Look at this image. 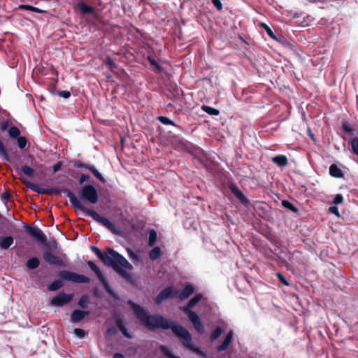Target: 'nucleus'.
Wrapping results in <instances>:
<instances>
[{"instance_id": "1", "label": "nucleus", "mask_w": 358, "mask_h": 358, "mask_svg": "<svg viewBox=\"0 0 358 358\" xmlns=\"http://www.w3.org/2000/svg\"><path fill=\"white\" fill-rule=\"evenodd\" d=\"M127 304L133 314L142 322L145 328L148 329H171L189 350L201 358L208 357L207 352L203 351L201 346L196 345L192 342V334L180 324L162 315L151 314L148 309L131 299H129Z\"/></svg>"}, {"instance_id": "2", "label": "nucleus", "mask_w": 358, "mask_h": 358, "mask_svg": "<svg viewBox=\"0 0 358 358\" xmlns=\"http://www.w3.org/2000/svg\"><path fill=\"white\" fill-rule=\"evenodd\" d=\"M61 192H64L69 199L70 203L76 211L83 212L87 216L92 217L94 220L105 227L113 234L118 236L121 235V231L115 226L113 222L108 217L101 215L94 209L86 208L78 201L77 196L69 189L52 186L48 187V194L59 195Z\"/></svg>"}, {"instance_id": "3", "label": "nucleus", "mask_w": 358, "mask_h": 358, "mask_svg": "<svg viewBox=\"0 0 358 358\" xmlns=\"http://www.w3.org/2000/svg\"><path fill=\"white\" fill-rule=\"evenodd\" d=\"M57 278L48 285L49 292H56L64 286V282H69L76 284H88L91 279L83 274L69 270H59L57 273Z\"/></svg>"}, {"instance_id": "4", "label": "nucleus", "mask_w": 358, "mask_h": 358, "mask_svg": "<svg viewBox=\"0 0 358 358\" xmlns=\"http://www.w3.org/2000/svg\"><path fill=\"white\" fill-rule=\"evenodd\" d=\"M77 198L82 204H96L99 201L98 190L92 183L85 184L78 189Z\"/></svg>"}, {"instance_id": "5", "label": "nucleus", "mask_w": 358, "mask_h": 358, "mask_svg": "<svg viewBox=\"0 0 358 358\" xmlns=\"http://www.w3.org/2000/svg\"><path fill=\"white\" fill-rule=\"evenodd\" d=\"M87 265L90 270L96 275L97 279L103 286L106 292L113 299L119 300L120 296L112 288L105 273L99 268V266L91 260L87 262Z\"/></svg>"}, {"instance_id": "6", "label": "nucleus", "mask_w": 358, "mask_h": 358, "mask_svg": "<svg viewBox=\"0 0 358 358\" xmlns=\"http://www.w3.org/2000/svg\"><path fill=\"white\" fill-rule=\"evenodd\" d=\"M123 255L113 249H108V252L104 254L102 262L108 267L112 268L116 273L121 269L120 268V262Z\"/></svg>"}, {"instance_id": "7", "label": "nucleus", "mask_w": 358, "mask_h": 358, "mask_svg": "<svg viewBox=\"0 0 358 358\" xmlns=\"http://www.w3.org/2000/svg\"><path fill=\"white\" fill-rule=\"evenodd\" d=\"M74 11L80 15H94L96 14V8L94 2L87 0H80L73 6Z\"/></svg>"}, {"instance_id": "8", "label": "nucleus", "mask_w": 358, "mask_h": 358, "mask_svg": "<svg viewBox=\"0 0 358 358\" xmlns=\"http://www.w3.org/2000/svg\"><path fill=\"white\" fill-rule=\"evenodd\" d=\"M25 231L30 235L37 243L45 245L47 243V237L43 231L36 225L23 224Z\"/></svg>"}, {"instance_id": "9", "label": "nucleus", "mask_w": 358, "mask_h": 358, "mask_svg": "<svg viewBox=\"0 0 358 358\" xmlns=\"http://www.w3.org/2000/svg\"><path fill=\"white\" fill-rule=\"evenodd\" d=\"M73 294L65 293L62 291L52 296L49 301V305L53 307H62L69 303L73 299Z\"/></svg>"}, {"instance_id": "10", "label": "nucleus", "mask_w": 358, "mask_h": 358, "mask_svg": "<svg viewBox=\"0 0 358 358\" xmlns=\"http://www.w3.org/2000/svg\"><path fill=\"white\" fill-rule=\"evenodd\" d=\"M175 298H177L176 289L169 285L161 290L154 301L157 305H161L165 300Z\"/></svg>"}, {"instance_id": "11", "label": "nucleus", "mask_w": 358, "mask_h": 358, "mask_svg": "<svg viewBox=\"0 0 358 358\" xmlns=\"http://www.w3.org/2000/svg\"><path fill=\"white\" fill-rule=\"evenodd\" d=\"M192 324L194 328L199 333L203 334L205 329L197 313L192 310H181Z\"/></svg>"}, {"instance_id": "12", "label": "nucleus", "mask_w": 358, "mask_h": 358, "mask_svg": "<svg viewBox=\"0 0 358 358\" xmlns=\"http://www.w3.org/2000/svg\"><path fill=\"white\" fill-rule=\"evenodd\" d=\"M227 187L234 196L245 207L250 206V201L245 196L241 190L233 182H228Z\"/></svg>"}, {"instance_id": "13", "label": "nucleus", "mask_w": 358, "mask_h": 358, "mask_svg": "<svg viewBox=\"0 0 358 358\" xmlns=\"http://www.w3.org/2000/svg\"><path fill=\"white\" fill-rule=\"evenodd\" d=\"M43 260L49 264L59 267H66L65 262L57 255H54L50 250H45L43 253Z\"/></svg>"}, {"instance_id": "14", "label": "nucleus", "mask_w": 358, "mask_h": 358, "mask_svg": "<svg viewBox=\"0 0 358 358\" xmlns=\"http://www.w3.org/2000/svg\"><path fill=\"white\" fill-rule=\"evenodd\" d=\"M254 210L260 217L264 220L268 219L271 207L266 202H255L254 205Z\"/></svg>"}, {"instance_id": "15", "label": "nucleus", "mask_w": 358, "mask_h": 358, "mask_svg": "<svg viewBox=\"0 0 358 358\" xmlns=\"http://www.w3.org/2000/svg\"><path fill=\"white\" fill-rule=\"evenodd\" d=\"M90 315V311L89 310L76 308L71 312L70 320L72 323L78 324Z\"/></svg>"}, {"instance_id": "16", "label": "nucleus", "mask_w": 358, "mask_h": 358, "mask_svg": "<svg viewBox=\"0 0 358 358\" xmlns=\"http://www.w3.org/2000/svg\"><path fill=\"white\" fill-rule=\"evenodd\" d=\"M195 291V288L192 283L187 284L181 291L176 289L177 298L180 301L188 299Z\"/></svg>"}, {"instance_id": "17", "label": "nucleus", "mask_w": 358, "mask_h": 358, "mask_svg": "<svg viewBox=\"0 0 358 358\" xmlns=\"http://www.w3.org/2000/svg\"><path fill=\"white\" fill-rule=\"evenodd\" d=\"M233 337H234V331L232 329H230L227 332V334L225 336L222 343L220 345H218L216 346V350L218 352L225 351L229 348L230 344L231 343Z\"/></svg>"}, {"instance_id": "18", "label": "nucleus", "mask_w": 358, "mask_h": 358, "mask_svg": "<svg viewBox=\"0 0 358 358\" xmlns=\"http://www.w3.org/2000/svg\"><path fill=\"white\" fill-rule=\"evenodd\" d=\"M118 331H120L127 338L131 339L133 338V334L129 331L126 326L125 318L120 315L118 317Z\"/></svg>"}, {"instance_id": "19", "label": "nucleus", "mask_w": 358, "mask_h": 358, "mask_svg": "<svg viewBox=\"0 0 358 358\" xmlns=\"http://www.w3.org/2000/svg\"><path fill=\"white\" fill-rule=\"evenodd\" d=\"M203 294L198 293L192 296L184 306L180 307V310H192L194 308L202 299Z\"/></svg>"}, {"instance_id": "20", "label": "nucleus", "mask_w": 358, "mask_h": 358, "mask_svg": "<svg viewBox=\"0 0 358 358\" xmlns=\"http://www.w3.org/2000/svg\"><path fill=\"white\" fill-rule=\"evenodd\" d=\"M14 243V238L11 235H6L0 237V248L8 250Z\"/></svg>"}, {"instance_id": "21", "label": "nucleus", "mask_w": 358, "mask_h": 358, "mask_svg": "<svg viewBox=\"0 0 358 358\" xmlns=\"http://www.w3.org/2000/svg\"><path fill=\"white\" fill-rule=\"evenodd\" d=\"M41 264L40 259L38 257L32 256L25 262V266L28 270H35L39 267Z\"/></svg>"}, {"instance_id": "22", "label": "nucleus", "mask_w": 358, "mask_h": 358, "mask_svg": "<svg viewBox=\"0 0 358 358\" xmlns=\"http://www.w3.org/2000/svg\"><path fill=\"white\" fill-rule=\"evenodd\" d=\"M329 174L331 176L336 178H342L344 177V173L343 171L336 164H331L330 165Z\"/></svg>"}, {"instance_id": "23", "label": "nucleus", "mask_w": 358, "mask_h": 358, "mask_svg": "<svg viewBox=\"0 0 358 358\" xmlns=\"http://www.w3.org/2000/svg\"><path fill=\"white\" fill-rule=\"evenodd\" d=\"M271 161L280 167H283L287 165L288 159L284 155H278L272 157Z\"/></svg>"}, {"instance_id": "24", "label": "nucleus", "mask_w": 358, "mask_h": 358, "mask_svg": "<svg viewBox=\"0 0 358 358\" xmlns=\"http://www.w3.org/2000/svg\"><path fill=\"white\" fill-rule=\"evenodd\" d=\"M118 317L119 315H115V324L107 328L105 333V336L106 338L108 336H113L118 332Z\"/></svg>"}, {"instance_id": "25", "label": "nucleus", "mask_w": 358, "mask_h": 358, "mask_svg": "<svg viewBox=\"0 0 358 358\" xmlns=\"http://www.w3.org/2000/svg\"><path fill=\"white\" fill-rule=\"evenodd\" d=\"M159 351L166 358H180L179 356L176 355L173 350L167 345H160Z\"/></svg>"}, {"instance_id": "26", "label": "nucleus", "mask_w": 358, "mask_h": 358, "mask_svg": "<svg viewBox=\"0 0 358 358\" xmlns=\"http://www.w3.org/2000/svg\"><path fill=\"white\" fill-rule=\"evenodd\" d=\"M281 205L284 208L299 215V209L290 201L283 199L281 201Z\"/></svg>"}, {"instance_id": "27", "label": "nucleus", "mask_w": 358, "mask_h": 358, "mask_svg": "<svg viewBox=\"0 0 358 358\" xmlns=\"http://www.w3.org/2000/svg\"><path fill=\"white\" fill-rule=\"evenodd\" d=\"M117 273L122 278H124L127 282L132 285L136 284V280L132 275L124 269H118Z\"/></svg>"}, {"instance_id": "28", "label": "nucleus", "mask_w": 358, "mask_h": 358, "mask_svg": "<svg viewBox=\"0 0 358 358\" xmlns=\"http://www.w3.org/2000/svg\"><path fill=\"white\" fill-rule=\"evenodd\" d=\"M147 60L149 62L150 65L155 69V71L158 73H161L164 71V69L159 64V62L151 55L147 56Z\"/></svg>"}, {"instance_id": "29", "label": "nucleus", "mask_w": 358, "mask_h": 358, "mask_svg": "<svg viewBox=\"0 0 358 358\" xmlns=\"http://www.w3.org/2000/svg\"><path fill=\"white\" fill-rule=\"evenodd\" d=\"M90 305V296L87 294H82L78 301V306L81 309L88 308Z\"/></svg>"}, {"instance_id": "30", "label": "nucleus", "mask_w": 358, "mask_h": 358, "mask_svg": "<svg viewBox=\"0 0 358 358\" xmlns=\"http://www.w3.org/2000/svg\"><path fill=\"white\" fill-rule=\"evenodd\" d=\"M157 239V231L154 229H150L148 231V245L152 247L156 243Z\"/></svg>"}, {"instance_id": "31", "label": "nucleus", "mask_w": 358, "mask_h": 358, "mask_svg": "<svg viewBox=\"0 0 358 358\" xmlns=\"http://www.w3.org/2000/svg\"><path fill=\"white\" fill-rule=\"evenodd\" d=\"M71 163L75 168L89 170L90 171L94 166L93 164L84 163L79 159H73L71 161Z\"/></svg>"}, {"instance_id": "32", "label": "nucleus", "mask_w": 358, "mask_h": 358, "mask_svg": "<svg viewBox=\"0 0 358 358\" xmlns=\"http://www.w3.org/2000/svg\"><path fill=\"white\" fill-rule=\"evenodd\" d=\"M18 8L21 10H25L31 11L36 13H45V10L38 8L35 7L34 6L29 5V4H20L18 6Z\"/></svg>"}, {"instance_id": "33", "label": "nucleus", "mask_w": 358, "mask_h": 358, "mask_svg": "<svg viewBox=\"0 0 358 358\" xmlns=\"http://www.w3.org/2000/svg\"><path fill=\"white\" fill-rule=\"evenodd\" d=\"M201 108L203 111L211 116H218L220 113L218 109L208 105H202Z\"/></svg>"}, {"instance_id": "34", "label": "nucleus", "mask_w": 358, "mask_h": 358, "mask_svg": "<svg viewBox=\"0 0 358 358\" xmlns=\"http://www.w3.org/2000/svg\"><path fill=\"white\" fill-rule=\"evenodd\" d=\"M161 253V248L159 246H155L149 252V258L152 261H155L160 257Z\"/></svg>"}, {"instance_id": "35", "label": "nucleus", "mask_w": 358, "mask_h": 358, "mask_svg": "<svg viewBox=\"0 0 358 358\" xmlns=\"http://www.w3.org/2000/svg\"><path fill=\"white\" fill-rule=\"evenodd\" d=\"M20 170L26 176L29 178H34L36 175L34 169L25 164L21 166Z\"/></svg>"}, {"instance_id": "36", "label": "nucleus", "mask_w": 358, "mask_h": 358, "mask_svg": "<svg viewBox=\"0 0 358 358\" xmlns=\"http://www.w3.org/2000/svg\"><path fill=\"white\" fill-rule=\"evenodd\" d=\"M260 26L262 29H264V31H266V33L267 34V35L272 39L276 41H279L278 38H277L276 35L275 34V33L273 31V30L271 29V28L268 25L266 24L265 22H261L260 23Z\"/></svg>"}, {"instance_id": "37", "label": "nucleus", "mask_w": 358, "mask_h": 358, "mask_svg": "<svg viewBox=\"0 0 358 358\" xmlns=\"http://www.w3.org/2000/svg\"><path fill=\"white\" fill-rule=\"evenodd\" d=\"M8 134L11 139L16 140L20 136V131L15 126H11L8 129Z\"/></svg>"}, {"instance_id": "38", "label": "nucleus", "mask_w": 358, "mask_h": 358, "mask_svg": "<svg viewBox=\"0 0 358 358\" xmlns=\"http://www.w3.org/2000/svg\"><path fill=\"white\" fill-rule=\"evenodd\" d=\"M90 172L93 174V176L96 178V180L102 182L103 184L106 183V180L103 176V174L96 169V167L94 165Z\"/></svg>"}, {"instance_id": "39", "label": "nucleus", "mask_w": 358, "mask_h": 358, "mask_svg": "<svg viewBox=\"0 0 358 358\" xmlns=\"http://www.w3.org/2000/svg\"><path fill=\"white\" fill-rule=\"evenodd\" d=\"M223 333V329L217 326L210 333V340L213 342L217 340Z\"/></svg>"}, {"instance_id": "40", "label": "nucleus", "mask_w": 358, "mask_h": 358, "mask_svg": "<svg viewBox=\"0 0 358 358\" xmlns=\"http://www.w3.org/2000/svg\"><path fill=\"white\" fill-rule=\"evenodd\" d=\"M127 255H128L129 258L131 261L141 262L142 260L140 255L137 252L132 250L131 248H128L127 249Z\"/></svg>"}, {"instance_id": "41", "label": "nucleus", "mask_w": 358, "mask_h": 358, "mask_svg": "<svg viewBox=\"0 0 358 358\" xmlns=\"http://www.w3.org/2000/svg\"><path fill=\"white\" fill-rule=\"evenodd\" d=\"M157 120L164 125H173L177 128H180V126L177 125L171 119L166 116L160 115L157 117Z\"/></svg>"}, {"instance_id": "42", "label": "nucleus", "mask_w": 358, "mask_h": 358, "mask_svg": "<svg viewBox=\"0 0 358 358\" xmlns=\"http://www.w3.org/2000/svg\"><path fill=\"white\" fill-rule=\"evenodd\" d=\"M73 334L78 338H84L88 335V332L81 328H74Z\"/></svg>"}, {"instance_id": "43", "label": "nucleus", "mask_w": 358, "mask_h": 358, "mask_svg": "<svg viewBox=\"0 0 358 358\" xmlns=\"http://www.w3.org/2000/svg\"><path fill=\"white\" fill-rule=\"evenodd\" d=\"M16 141L17 143V146L20 150L24 149L29 144L28 140L25 136H20L18 138L16 139Z\"/></svg>"}, {"instance_id": "44", "label": "nucleus", "mask_w": 358, "mask_h": 358, "mask_svg": "<svg viewBox=\"0 0 358 358\" xmlns=\"http://www.w3.org/2000/svg\"><path fill=\"white\" fill-rule=\"evenodd\" d=\"M91 179V176L88 173H82L80 175V176L78 178V184L82 186L85 184H86V182L90 181Z\"/></svg>"}, {"instance_id": "45", "label": "nucleus", "mask_w": 358, "mask_h": 358, "mask_svg": "<svg viewBox=\"0 0 358 358\" xmlns=\"http://www.w3.org/2000/svg\"><path fill=\"white\" fill-rule=\"evenodd\" d=\"M349 144L352 146L353 153L358 156V137L352 138Z\"/></svg>"}, {"instance_id": "46", "label": "nucleus", "mask_w": 358, "mask_h": 358, "mask_svg": "<svg viewBox=\"0 0 358 358\" xmlns=\"http://www.w3.org/2000/svg\"><path fill=\"white\" fill-rule=\"evenodd\" d=\"M184 226L187 229L192 228L194 230L197 229V223L192 218L187 219L184 222Z\"/></svg>"}, {"instance_id": "47", "label": "nucleus", "mask_w": 358, "mask_h": 358, "mask_svg": "<svg viewBox=\"0 0 358 358\" xmlns=\"http://www.w3.org/2000/svg\"><path fill=\"white\" fill-rule=\"evenodd\" d=\"M120 268L124 269L126 271L127 269L131 271L134 268L133 266L127 261V259L124 256L120 262Z\"/></svg>"}, {"instance_id": "48", "label": "nucleus", "mask_w": 358, "mask_h": 358, "mask_svg": "<svg viewBox=\"0 0 358 358\" xmlns=\"http://www.w3.org/2000/svg\"><path fill=\"white\" fill-rule=\"evenodd\" d=\"M90 249L96 255V256L101 260H102L106 252L101 251L97 246L91 245Z\"/></svg>"}, {"instance_id": "49", "label": "nucleus", "mask_w": 358, "mask_h": 358, "mask_svg": "<svg viewBox=\"0 0 358 358\" xmlns=\"http://www.w3.org/2000/svg\"><path fill=\"white\" fill-rule=\"evenodd\" d=\"M342 129H343V132H345V134H353L354 129L347 122H345L343 123Z\"/></svg>"}, {"instance_id": "50", "label": "nucleus", "mask_w": 358, "mask_h": 358, "mask_svg": "<svg viewBox=\"0 0 358 358\" xmlns=\"http://www.w3.org/2000/svg\"><path fill=\"white\" fill-rule=\"evenodd\" d=\"M276 276L278 280L281 282L282 285L285 286H289L290 285L289 282L287 280V279L285 278V276L280 272H278L276 273Z\"/></svg>"}, {"instance_id": "51", "label": "nucleus", "mask_w": 358, "mask_h": 358, "mask_svg": "<svg viewBox=\"0 0 358 358\" xmlns=\"http://www.w3.org/2000/svg\"><path fill=\"white\" fill-rule=\"evenodd\" d=\"M104 63L106 65H107L108 66V68L110 70H114L115 69L117 68L116 64L115 63L113 59L110 57H107L106 58Z\"/></svg>"}, {"instance_id": "52", "label": "nucleus", "mask_w": 358, "mask_h": 358, "mask_svg": "<svg viewBox=\"0 0 358 358\" xmlns=\"http://www.w3.org/2000/svg\"><path fill=\"white\" fill-rule=\"evenodd\" d=\"M329 213L336 215L337 217H341V213L339 212L338 208L336 205H332L329 207L328 209Z\"/></svg>"}, {"instance_id": "53", "label": "nucleus", "mask_w": 358, "mask_h": 358, "mask_svg": "<svg viewBox=\"0 0 358 358\" xmlns=\"http://www.w3.org/2000/svg\"><path fill=\"white\" fill-rule=\"evenodd\" d=\"M21 180L24 182V183L26 185L27 187L31 190L36 191L37 189V187L38 186V184L33 183L31 182H29L27 180H23L21 178Z\"/></svg>"}, {"instance_id": "54", "label": "nucleus", "mask_w": 358, "mask_h": 358, "mask_svg": "<svg viewBox=\"0 0 358 358\" xmlns=\"http://www.w3.org/2000/svg\"><path fill=\"white\" fill-rule=\"evenodd\" d=\"M343 201V196L341 194H337L335 195V196L334 197V199H333V204L334 205H338V204H341L342 203Z\"/></svg>"}, {"instance_id": "55", "label": "nucleus", "mask_w": 358, "mask_h": 358, "mask_svg": "<svg viewBox=\"0 0 358 358\" xmlns=\"http://www.w3.org/2000/svg\"><path fill=\"white\" fill-rule=\"evenodd\" d=\"M71 92L68 90H62L57 93V95L64 99H69L71 96Z\"/></svg>"}, {"instance_id": "56", "label": "nucleus", "mask_w": 358, "mask_h": 358, "mask_svg": "<svg viewBox=\"0 0 358 358\" xmlns=\"http://www.w3.org/2000/svg\"><path fill=\"white\" fill-rule=\"evenodd\" d=\"M62 166H63V162L62 161H58L52 166V173H57L59 171H60Z\"/></svg>"}, {"instance_id": "57", "label": "nucleus", "mask_w": 358, "mask_h": 358, "mask_svg": "<svg viewBox=\"0 0 358 358\" xmlns=\"http://www.w3.org/2000/svg\"><path fill=\"white\" fill-rule=\"evenodd\" d=\"M211 2L217 10L222 9L223 5L220 0H211Z\"/></svg>"}, {"instance_id": "58", "label": "nucleus", "mask_w": 358, "mask_h": 358, "mask_svg": "<svg viewBox=\"0 0 358 358\" xmlns=\"http://www.w3.org/2000/svg\"><path fill=\"white\" fill-rule=\"evenodd\" d=\"M36 193H38L40 195H43L44 194L48 193V187H41L39 185L37 187V189L35 191Z\"/></svg>"}, {"instance_id": "59", "label": "nucleus", "mask_w": 358, "mask_h": 358, "mask_svg": "<svg viewBox=\"0 0 358 358\" xmlns=\"http://www.w3.org/2000/svg\"><path fill=\"white\" fill-rule=\"evenodd\" d=\"M9 197V194L6 192H4L1 195V200L6 204L8 201Z\"/></svg>"}, {"instance_id": "60", "label": "nucleus", "mask_w": 358, "mask_h": 358, "mask_svg": "<svg viewBox=\"0 0 358 358\" xmlns=\"http://www.w3.org/2000/svg\"><path fill=\"white\" fill-rule=\"evenodd\" d=\"M93 295L94 297H96L97 299H101L102 297L101 294L99 292L98 287H95L93 289Z\"/></svg>"}, {"instance_id": "61", "label": "nucleus", "mask_w": 358, "mask_h": 358, "mask_svg": "<svg viewBox=\"0 0 358 358\" xmlns=\"http://www.w3.org/2000/svg\"><path fill=\"white\" fill-rule=\"evenodd\" d=\"M50 245L52 249H57L58 247V243L52 237L51 238Z\"/></svg>"}, {"instance_id": "62", "label": "nucleus", "mask_w": 358, "mask_h": 358, "mask_svg": "<svg viewBox=\"0 0 358 358\" xmlns=\"http://www.w3.org/2000/svg\"><path fill=\"white\" fill-rule=\"evenodd\" d=\"M307 134L310 136L311 140H313V141H315V136H314L313 133L312 132V130L310 127H308V129H307Z\"/></svg>"}, {"instance_id": "63", "label": "nucleus", "mask_w": 358, "mask_h": 358, "mask_svg": "<svg viewBox=\"0 0 358 358\" xmlns=\"http://www.w3.org/2000/svg\"><path fill=\"white\" fill-rule=\"evenodd\" d=\"M113 358H125V356L121 352H115L113 355Z\"/></svg>"}, {"instance_id": "64", "label": "nucleus", "mask_w": 358, "mask_h": 358, "mask_svg": "<svg viewBox=\"0 0 358 358\" xmlns=\"http://www.w3.org/2000/svg\"><path fill=\"white\" fill-rule=\"evenodd\" d=\"M282 43L287 47L292 48V45L285 39L282 40Z\"/></svg>"}]
</instances>
